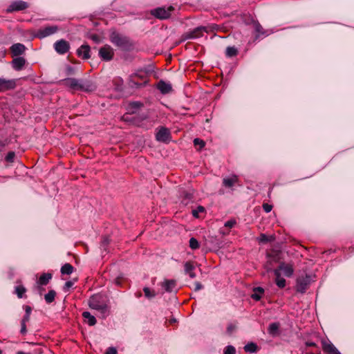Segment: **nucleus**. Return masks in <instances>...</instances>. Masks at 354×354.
I'll use <instances>...</instances> for the list:
<instances>
[{
  "mask_svg": "<svg viewBox=\"0 0 354 354\" xmlns=\"http://www.w3.org/2000/svg\"><path fill=\"white\" fill-rule=\"evenodd\" d=\"M88 306L100 313V317L106 319L110 315L111 307L107 297L102 294L93 295L88 299Z\"/></svg>",
  "mask_w": 354,
  "mask_h": 354,
  "instance_id": "f257e3e1",
  "label": "nucleus"
},
{
  "mask_svg": "<svg viewBox=\"0 0 354 354\" xmlns=\"http://www.w3.org/2000/svg\"><path fill=\"white\" fill-rule=\"evenodd\" d=\"M64 85L71 89L84 92H92L96 86L91 80H80L75 78H66L62 80Z\"/></svg>",
  "mask_w": 354,
  "mask_h": 354,
  "instance_id": "f03ea898",
  "label": "nucleus"
},
{
  "mask_svg": "<svg viewBox=\"0 0 354 354\" xmlns=\"http://www.w3.org/2000/svg\"><path fill=\"white\" fill-rule=\"evenodd\" d=\"M149 77L147 71L139 69L131 74L127 80L128 85L131 88H140L148 84Z\"/></svg>",
  "mask_w": 354,
  "mask_h": 354,
  "instance_id": "7ed1b4c3",
  "label": "nucleus"
},
{
  "mask_svg": "<svg viewBox=\"0 0 354 354\" xmlns=\"http://www.w3.org/2000/svg\"><path fill=\"white\" fill-rule=\"evenodd\" d=\"M110 40L115 46L124 50H129L133 46L132 41L128 37L117 32H113L111 34Z\"/></svg>",
  "mask_w": 354,
  "mask_h": 354,
  "instance_id": "20e7f679",
  "label": "nucleus"
},
{
  "mask_svg": "<svg viewBox=\"0 0 354 354\" xmlns=\"http://www.w3.org/2000/svg\"><path fill=\"white\" fill-rule=\"evenodd\" d=\"M250 22H246V25H252L254 28V41L268 37L271 34L272 32L264 29L258 20L254 17H250Z\"/></svg>",
  "mask_w": 354,
  "mask_h": 354,
  "instance_id": "39448f33",
  "label": "nucleus"
},
{
  "mask_svg": "<svg viewBox=\"0 0 354 354\" xmlns=\"http://www.w3.org/2000/svg\"><path fill=\"white\" fill-rule=\"evenodd\" d=\"M174 10L175 8L173 6H169L167 8L163 6L151 10L150 13L156 19L165 20L171 17Z\"/></svg>",
  "mask_w": 354,
  "mask_h": 354,
  "instance_id": "423d86ee",
  "label": "nucleus"
},
{
  "mask_svg": "<svg viewBox=\"0 0 354 354\" xmlns=\"http://www.w3.org/2000/svg\"><path fill=\"white\" fill-rule=\"evenodd\" d=\"M311 283L310 275L306 274L305 275L299 276L296 280V290L300 293L306 292Z\"/></svg>",
  "mask_w": 354,
  "mask_h": 354,
  "instance_id": "0eeeda50",
  "label": "nucleus"
},
{
  "mask_svg": "<svg viewBox=\"0 0 354 354\" xmlns=\"http://www.w3.org/2000/svg\"><path fill=\"white\" fill-rule=\"evenodd\" d=\"M58 30L59 27L56 25L45 26L38 29L35 33V37L38 39H43L56 33Z\"/></svg>",
  "mask_w": 354,
  "mask_h": 354,
  "instance_id": "6e6552de",
  "label": "nucleus"
},
{
  "mask_svg": "<svg viewBox=\"0 0 354 354\" xmlns=\"http://www.w3.org/2000/svg\"><path fill=\"white\" fill-rule=\"evenodd\" d=\"M171 138L169 129L165 127H160L156 133V139L158 142L168 143Z\"/></svg>",
  "mask_w": 354,
  "mask_h": 354,
  "instance_id": "1a4fd4ad",
  "label": "nucleus"
},
{
  "mask_svg": "<svg viewBox=\"0 0 354 354\" xmlns=\"http://www.w3.org/2000/svg\"><path fill=\"white\" fill-rule=\"evenodd\" d=\"M205 28V26H198L192 30L185 32L183 35V39H194L203 36Z\"/></svg>",
  "mask_w": 354,
  "mask_h": 354,
  "instance_id": "9d476101",
  "label": "nucleus"
},
{
  "mask_svg": "<svg viewBox=\"0 0 354 354\" xmlns=\"http://www.w3.org/2000/svg\"><path fill=\"white\" fill-rule=\"evenodd\" d=\"M53 46L55 50L59 55L66 54L71 48L70 43L64 39H61L55 41Z\"/></svg>",
  "mask_w": 354,
  "mask_h": 354,
  "instance_id": "9b49d317",
  "label": "nucleus"
},
{
  "mask_svg": "<svg viewBox=\"0 0 354 354\" xmlns=\"http://www.w3.org/2000/svg\"><path fill=\"white\" fill-rule=\"evenodd\" d=\"M133 122L138 127L148 129L153 126L154 121L149 120L147 115H141L135 117Z\"/></svg>",
  "mask_w": 354,
  "mask_h": 354,
  "instance_id": "f8f14e48",
  "label": "nucleus"
},
{
  "mask_svg": "<svg viewBox=\"0 0 354 354\" xmlns=\"http://www.w3.org/2000/svg\"><path fill=\"white\" fill-rule=\"evenodd\" d=\"M16 86L17 82L15 80H6L5 78L0 77V92L13 90Z\"/></svg>",
  "mask_w": 354,
  "mask_h": 354,
  "instance_id": "ddd939ff",
  "label": "nucleus"
},
{
  "mask_svg": "<svg viewBox=\"0 0 354 354\" xmlns=\"http://www.w3.org/2000/svg\"><path fill=\"white\" fill-rule=\"evenodd\" d=\"M114 55V52L113 48L109 46L105 45L103 47L100 48L99 50V56L104 61H110L113 59Z\"/></svg>",
  "mask_w": 354,
  "mask_h": 354,
  "instance_id": "4468645a",
  "label": "nucleus"
},
{
  "mask_svg": "<svg viewBox=\"0 0 354 354\" xmlns=\"http://www.w3.org/2000/svg\"><path fill=\"white\" fill-rule=\"evenodd\" d=\"M29 5L27 2L19 0L12 2L8 6L7 11L8 12L22 11L27 9Z\"/></svg>",
  "mask_w": 354,
  "mask_h": 354,
  "instance_id": "2eb2a0df",
  "label": "nucleus"
},
{
  "mask_svg": "<svg viewBox=\"0 0 354 354\" xmlns=\"http://www.w3.org/2000/svg\"><path fill=\"white\" fill-rule=\"evenodd\" d=\"M322 350L325 354H341L338 349L329 341L322 339Z\"/></svg>",
  "mask_w": 354,
  "mask_h": 354,
  "instance_id": "dca6fc26",
  "label": "nucleus"
},
{
  "mask_svg": "<svg viewBox=\"0 0 354 354\" xmlns=\"http://www.w3.org/2000/svg\"><path fill=\"white\" fill-rule=\"evenodd\" d=\"M91 48L88 44H83L77 49V55L82 59H88L91 57Z\"/></svg>",
  "mask_w": 354,
  "mask_h": 354,
  "instance_id": "f3484780",
  "label": "nucleus"
},
{
  "mask_svg": "<svg viewBox=\"0 0 354 354\" xmlns=\"http://www.w3.org/2000/svg\"><path fill=\"white\" fill-rule=\"evenodd\" d=\"M156 88L162 94L166 95L172 91V86L170 83L160 80L156 84Z\"/></svg>",
  "mask_w": 354,
  "mask_h": 354,
  "instance_id": "a211bd4d",
  "label": "nucleus"
},
{
  "mask_svg": "<svg viewBox=\"0 0 354 354\" xmlns=\"http://www.w3.org/2000/svg\"><path fill=\"white\" fill-rule=\"evenodd\" d=\"M26 49V46L21 43L14 44L10 48V53L13 57H21L25 53Z\"/></svg>",
  "mask_w": 354,
  "mask_h": 354,
  "instance_id": "6ab92c4d",
  "label": "nucleus"
},
{
  "mask_svg": "<svg viewBox=\"0 0 354 354\" xmlns=\"http://www.w3.org/2000/svg\"><path fill=\"white\" fill-rule=\"evenodd\" d=\"M162 288L167 292H171L176 288V281L175 279H165L160 283Z\"/></svg>",
  "mask_w": 354,
  "mask_h": 354,
  "instance_id": "aec40b11",
  "label": "nucleus"
},
{
  "mask_svg": "<svg viewBox=\"0 0 354 354\" xmlns=\"http://www.w3.org/2000/svg\"><path fill=\"white\" fill-rule=\"evenodd\" d=\"M277 268L280 269V271H283L284 275L287 277H292L294 273L293 266L289 263L282 262L279 264Z\"/></svg>",
  "mask_w": 354,
  "mask_h": 354,
  "instance_id": "412c9836",
  "label": "nucleus"
},
{
  "mask_svg": "<svg viewBox=\"0 0 354 354\" xmlns=\"http://www.w3.org/2000/svg\"><path fill=\"white\" fill-rule=\"evenodd\" d=\"M26 64V59L23 57H17L12 61V66L15 71L22 70Z\"/></svg>",
  "mask_w": 354,
  "mask_h": 354,
  "instance_id": "4be33fe9",
  "label": "nucleus"
},
{
  "mask_svg": "<svg viewBox=\"0 0 354 354\" xmlns=\"http://www.w3.org/2000/svg\"><path fill=\"white\" fill-rule=\"evenodd\" d=\"M53 278V274L50 272L42 273L37 279L36 284L37 286H46Z\"/></svg>",
  "mask_w": 354,
  "mask_h": 354,
  "instance_id": "5701e85b",
  "label": "nucleus"
},
{
  "mask_svg": "<svg viewBox=\"0 0 354 354\" xmlns=\"http://www.w3.org/2000/svg\"><path fill=\"white\" fill-rule=\"evenodd\" d=\"M17 283L19 284L15 287L14 293L16 294L19 299L26 298V295H25L27 291L26 288L21 284L20 281H17Z\"/></svg>",
  "mask_w": 354,
  "mask_h": 354,
  "instance_id": "b1692460",
  "label": "nucleus"
},
{
  "mask_svg": "<svg viewBox=\"0 0 354 354\" xmlns=\"http://www.w3.org/2000/svg\"><path fill=\"white\" fill-rule=\"evenodd\" d=\"M239 182V178L236 175H232L230 177L224 178L223 179V185L225 187L230 188Z\"/></svg>",
  "mask_w": 354,
  "mask_h": 354,
  "instance_id": "393cba45",
  "label": "nucleus"
},
{
  "mask_svg": "<svg viewBox=\"0 0 354 354\" xmlns=\"http://www.w3.org/2000/svg\"><path fill=\"white\" fill-rule=\"evenodd\" d=\"M280 324L279 322L271 323L268 328V333L272 337H276L279 335Z\"/></svg>",
  "mask_w": 354,
  "mask_h": 354,
  "instance_id": "a878e982",
  "label": "nucleus"
},
{
  "mask_svg": "<svg viewBox=\"0 0 354 354\" xmlns=\"http://www.w3.org/2000/svg\"><path fill=\"white\" fill-rule=\"evenodd\" d=\"M113 89L115 91L121 92L123 91L124 88V81L122 77H115L112 80Z\"/></svg>",
  "mask_w": 354,
  "mask_h": 354,
  "instance_id": "bb28decb",
  "label": "nucleus"
},
{
  "mask_svg": "<svg viewBox=\"0 0 354 354\" xmlns=\"http://www.w3.org/2000/svg\"><path fill=\"white\" fill-rule=\"evenodd\" d=\"M82 315L88 326H93L96 324V318L93 315H92L89 312L84 311L82 313Z\"/></svg>",
  "mask_w": 354,
  "mask_h": 354,
  "instance_id": "cd10ccee",
  "label": "nucleus"
},
{
  "mask_svg": "<svg viewBox=\"0 0 354 354\" xmlns=\"http://www.w3.org/2000/svg\"><path fill=\"white\" fill-rule=\"evenodd\" d=\"M264 289L262 287H255L253 288V293L251 298L254 301H260L264 294Z\"/></svg>",
  "mask_w": 354,
  "mask_h": 354,
  "instance_id": "c85d7f7f",
  "label": "nucleus"
},
{
  "mask_svg": "<svg viewBox=\"0 0 354 354\" xmlns=\"http://www.w3.org/2000/svg\"><path fill=\"white\" fill-rule=\"evenodd\" d=\"M184 268L185 273L187 274L190 278L194 279L196 277V275L194 272L195 267L193 262L187 261L184 265Z\"/></svg>",
  "mask_w": 354,
  "mask_h": 354,
  "instance_id": "c756f323",
  "label": "nucleus"
},
{
  "mask_svg": "<svg viewBox=\"0 0 354 354\" xmlns=\"http://www.w3.org/2000/svg\"><path fill=\"white\" fill-rule=\"evenodd\" d=\"M75 268L71 264L66 263L62 266L60 272L62 274L69 275L73 272Z\"/></svg>",
  "mask_w": 354,
  "mask_h": 354,
  "instance_id": "7c9ffc66",
  "label": "nucleus"
},
{
  "mask_svg": "<svg viewBox=\"0 0 354 354\" xmlns=\"http://www.w3.org/2000/svg\"><path fill=\"white\" fill-rule=\"evenodd\" d=\"M243 348L245 352L253 353L258 351V346L254 342H250L245 345Z\"/></svg>",
  "mask_w": 354,
  "mask_h": 354,
  "instance_id": "2f4dec72",
  "label": "nucleus"
},
{
  "mask_svg": "<svg viewBox=\"0 0 354 354\" xmlns=\"http://www.w3.org/2000/svg\"><path fill=\"white\" fill-rule=\"evenodd\" d=\"M56 292L54 290H50L47 294L44 295L45 301L47 304H51L55 301Z\"/></svg>",
  "mask_w": 354,
  "mask_h": 354,
  "instance_id": "473e14b6",
  "label": "nucleus"
},
{
  "mask_svg": "<svg viewBox=\"0 0 354 354\" xmlns=\"http://www.w3.org/2000/svg\"><path fill=\"white\" fill-rule=\"evenodd\" d=\"M238 53V50L234 46H228L225 50V55L228 57H236Z\"/></svg>",
  "mask_w": 354,
  "mask_h": 354,
  "instance_id": "72a5a7b5",
  "label": "nucleus"
},
{
  "mask_svg": "<svg viewBox=\"0 0 354 354\" xmlns=\"http://www.w3.org/2000/svg\"><path fill=\"white\" fill-rule=\"evenodd\" d=\"M205 32L209 33L214 31H218L221 30V28L218 25L216 24H212L207 26H205Z\"/></svg>",
  "mask_w": 354,
  "mask_h": 354,
  "instance_id": "f704fd0d",
  "label": "nucleus"
},
{
  "mask_svg": "<svg viewBox=\"0 0 354 354\" xmlns=\"http://www.w3.org/2000/svg\"><path fill=\"white\" fill-rule=\"evenodd\" d=\"M143 292L145 293V296L148 299H151V298L156 297V293L155 292V291L153 290H151L148 287H145L143 288Z\"/></svg>",
  "mask_w": 354,
  "mask_h": 354,
  "instance_id": "c9c22d12",
  "label": "nucleus"
},
{
  "mask_svg": "<svg viewBox=\"0 0 354 354\" xmlns=\"http://www.w3.org/2000/svg\"><path fill=\"white\" fill-rule=\"evenodd\" d=\"M205 212V208L202 205H198L195 209L192 210V216L195 218H199V213Z\"/></svg>",
  "mask_w": 354,
  "mask_h": 354,
  "instance_id": "e433bc0d",
  "label": "nucleus"
},
{
  "mask_svg": "<svg viewBox=\"0 0 354 354\" xmlns=\"http://www.w3.org/2000/svg\"><path fill=\"white\" fill-rule=\"evenodd\" d=\"M189 247L192 250H196L200 248L199 242L196 238L192 237L189 239Z\"/></svg>",
  "mask_w": 354,
  "mask_h": 354,
  "instance_id": "4c0bfd02",
  "label": "nucleus"
},
{
  "mask_svg": "<svg viewBox=\"0 0 354 354\" xmlns=\"http://www.w3.org/2000/svg\"><path fill=\"white\" fill-rule=\"evenodd\" d=\"M125 281V278L122 274H119L115 279L114 283L118 287H122L123 282Z\"/></svg>",
  "mask_w": 354,
  "mask_h": 354,
  "instance_id": "58836bf2",
  "label": "nucleus"
},
{
  "mask_svg": "<svg viewBox=\"0 0 354 354\" xmlns=\"http://www.w3.org/2000/svg\"><path fill=\"white\" fill-rule=\"evenodd\" d=\"M15 158V153L14 151H9L6 158L5 160L7 162L12 163Z\"/></svg>",
  "mask_w": 354,
  "mask_h": 354,
  "instance_id": "ea45409f",
  "label": "nucleus"
},
{
  "mask_svg": "<svg viewBox=\"0 0 354 354\" xmlns=\"http://www.w3.org/2000/svg\"><path fill=\"white\" fill-rule=\"evenodd\" d=\"M235 353H236V349L232 345L227 346L224 349L223 354H235Z\"/></svg>",
  "mask_w": 354,
  "mask_h": 354,
  "instance_id": "a19ab883",
  "label": "nucleus"
},
{
  "mask_svg": "<svg viewBox=\"0 0 354 354\" xmlns=\"http://www.w3.org/2000/svg\"><path fill=\"white\" fill-rule=\"evenodd\" d=\"M194 145L195 146H198V145L200 147V149H202V148H203L205 147V142L202 139L195 138L194 140Z\"/></svg>",
  "mask_w": 354,
  "mask_h": 354,
  "instance_id": "79ce46f5",
  "label": "nucleus"
},
{
  "mask_svg": "<svg viewBox=\"0 0 354 354\" xmlns=\"http://www.w3.org/2000/svg\"><path fill=\"white\" fill-rule=\"evenodd\" d=\"M275 283L279 288H283L286 286V281L284 278H281L279 280H275Z\"/></svg>",
  "mask_w": 354,
  "mask_h": 354,
  "instance_id": "37998d69",
  "label": "nucleus"
},
{
  "mask_svg": "<svg viewBox=\"0 0 354 354\" xmlns=\"http://www.w3.org/2000/svg\"><path fill=\"white\" fill-rule=\"evenodd\" d=\"M263 209L265 212L269 213L272 209L273 206L270 204H268L267 203H263L262 205Z\"/></svg>",
  "mask_w": 354,
  "mask_h": 354,
  "instance_id": "c03bdc74",
  "label": "nucleus"
},
{
  "mask_svg": "<svg viewBox=\"0 0 354 354\" xmlns=\"http://www.w3.org/2000/svg\"><path fill=\"white\" fill-rule=\"evenodd\" d=\"M75 68L71 66L68 65L66 67V74L67 75H73L75 73Z\"/></svg>",
  "mask_w": 354,
  "mask_h": 354,
  "instance_id": "a18cd8bd",
  "label": "nucleus"
},
{
  "mask_svg": "<svg viewBox=\"0 0 354 354\" xmlns=\"http://www.w3.org/2000/svg\"><path fill=\"white\" fill-rule=\"evenodd\" d=\"M270 239L268 238V236L265 234H261L259 236V241L262 243H267L270 241Z\"/></svg>",
  "mask_w": 354,
  "mask_h": 354,
  "instance_id": "49530a36",
  "label": "nucleus"
},
{
  "mask_svg": "<svg viewBox=\"0 0 354 354\" xmlns=\"http://www.w3.org/2000/svg\"><path fill=\"white\" fill-rule=\"evenodd\" d=\"M236 326L232 324H230L227 327V333L228 335H232V333L235 330Z\"/></svg>",
  "mask_w": 354,
  "mask_h": 354,
  "instance_id": "de8ad7c7",
  "label": "nucleus"
},
{
  "mask_svg": "<svg viewBox=\"0 0 354 354\" xmlns=\"http://www.w3.org/2000/svg\"><path fill=\"white\" fill-rule=\"evenodd\" d=\"M235 224H236L235 220H229L225 223L224 225L226 227L232 228L235 225Z\"/></svg>",
  "mask_w": 354,
  "mask_h": 354,
  "instance_id": "09e8293b",
  "label": "nucleus"
},
{
  "mask_svg": "<svg viewBox=\"0 0 354 354\" xmlns=\"http://www.w3.org/2000/svg\"><path fill=\"white\" fill-rule=\"evenodd\" d=\"M20 333L21 335H24L27 333V328H26V323L21 322V330Z\"/></svg>",
  "mask_w": 354,
  "mask_h": 354,
  "instance_id": "8fccbe9b",
  "label": "nucleus"
},
{
  "mask_svg": "<svg viewBox=\"0 0 354 354\" xmlns=\"http://www.w3.org/2000/svg\"><path fill=\"white\" fill-rule=\"evenodd\" d=\"M274 274L275 276V280H279L282 278L281 276V273L280 269H278V268L274 269Z\"/></svg>",
  "mask_w": 354,
  "mask_h": 354,
  "instance_id": "3c124183",
  "label": "nucleus"
},
{
  "mask_svg": "<svg viewBox=\"0 0 354 354\" xmlns=\"http://www.w3.org/2000/svg\"><path fill=\"white\" fill-rule=\"evenodd\" d=\"M109 238L108 237H104L103 240L102 241L101 245H102V246L104 248V249L105 250H106V247L109 245Z\"/></svg>",
  "mask_w": 354,
  "mask_h": 354,
  "instance_id": "603ef678",
  "label": "nucleus"
},
{
  "mask_svg": "<svg viewBox=\"0 0 354 354\" xmlns=\"http://www.w3.org/2000/svg\"><path fill=\"white\" fill-rule=\"evenodd\" d=\"M90 39H92L95 43H99L100 41V39L98 35L93 34L90 36Z\"/></svg>",
  "mask_w": 354,
  "mask_h": 354,
  "instance_id": "864d4df0",
  "label": "nucleus"
},
{
  "mask_svg": "<svg viewBox=\"0 0 354 354\" xmlns=\"http://www.w3.org/2000/svg\"><path fill=\"white\" fill-rule=\"evenodd\" d=\"M117 350L114 347H109L107 348L105 354H117Z\"/></svg>",
  "mask_w": 354,
  "mask_h": 354,
  "instance_id": "5fc2aeb1",
  "label": "nucleus"
},
{
  "mask_svg": "<svg viewBox=\"0 0 354 354\" xmlns=\"http://www.w3.org/2000/svg\"><path fill=\"white\" fill-rule=\"evenodd\" d=\"M73 286V282L71 281H68L65 283L64 286V291L68 290L70 288H71Z\"/></svg>",
  "mask_w": 354,
  "mask_h": 354,
  "instance_id": "6e6d98bb",
  "label": "nucleus"
},
{
  "mask_svg": "<svg viewBox=\"0 0 354 354\" xmlns=\"http://www.w3.org/2000/svg\"><path fill=\"white\" fill-rule=\"evenodd\" d=\"M305 345L307 347H316V348L318 347L317 344L315 342H312V341H306L305 342Z\"/></svg>",
  "mask_w": 354,
  "mask_h": 354,
  "instance_id": "4d7b16f0",
  "label": "nucleus"
},
{
  "mask_svg": "<svg viewBox=\"0 0 354 354\" xmlns=\"http://www.w3.org/2000/svg\"><path fill=\"white\" fill-rule=\"evenodd\" d=\"M24 308L25 310V315H28L30 316L32 312V308L30 306H24Z\"/></svg>",
  "mask_w": 354,
  "mask_h": 354,
  "instance_id": "13d9d810",
  "label": "nucleus"
},
{
  "mask_svg": "<svg viewBox=\"0 0 354 354\" xmlns=\"http://www.w3.org/2000/svg\"><path fill=\"white\" fill-rule=\"evenodd\" d=\"M203 285L200 283V282H195V288H194V290L195 291H198L201 289L203 288Z\"/></svg>",
  "mask_w": 354,
  "mask_h": 354,
  "instance_id": "bf43d9fd",
  "label": "nucleus"
},
{
  "mask_svg": "<svg viewBox=\"0 0 354 354\" xmlns=\"http://www.w3.org/2000/svg\"><path fill=\"white\" fill-rule=\"evenodd\" d=\"M30 316L28 315H24L21 322L27 323L30 321Z\"/></svg>",
  "mask_w": 354,
  "mask_h": 354,
  "instance_id": "052dcab7",
  "label": "nucleus"
},
{
  "mask_svg": "<svg viewBox=\"0 0 354 354\" xmlns=\"http://www.w3.org/2000/svg\"><path fill=\"white\" fill-rule=\"evenodd\" d=\"M43 286H37V289L40 295L42 294L43 291L45 290V289L42 287Z\"/></svg>",
  "mask_w": 354,
  "mask_h": 354,
  "instance_id": "680f3d73",
  "label": "nucleus"
},
{
  "mask_svg": "<svg viewBox=\"0 0 354 354\" xmlns=\"http://www.w3.org/2000/svg\"><path fill=\"white\" fill-rule=\"evenodd\" d=\"M192 198V194L189 193L185 194V199L191 200Z\"/></svg>",
  "mask_w": 354,
  "mask_h": 354,
  "instance_id": "e2e57ef3",
  "label": "nucleus"
},
{
  "mask_svg": "<svg viewBox=\"0 0 354 354\" xmlns=\"http://www.w3.org/2000/svg\"><path fill=\"white\" fill-rule=\"evenodd\" d=\"M142 105V104L140 102H135L132 104V106L133 107H135V108H138L140 107V106Z\"/></svg>",
  "mask_w": 354,
  "mask_h": 354,
  "instance_id": "0e129e2a",
  "label": "nucleus"
},
{
  "mask_svg": "<svg viewBox=\"0 0 354 354\" xmlns=\"http://www.w3.org/2000/svg\"><path fill=\"white\" fill-rule=\"evenodd\" d=\"M250 17H252V16H251V15H248V16H247V17L245 19V24H246V22H250Z\"/></svg>",
  "mask_w": 354,
  "mask_h": 354,
  "instance_id": "69168bd1",
  "label": "nucleus"
},
{
  "mask_svg": "<svg viewBox=\"0 0 354 354\" xmlns=\"http://www.w3.org/2000/svg\"><path fill=\"white\" fill-rule=\"evenodd\" d=\"M349 249L351 250L352 252H354V245L350 248Z\"/></svg>",
  "mask_w": 354,
  "mask_h": 354,
  "instance_id": "338daca9",
  "label": "nucleus"
},
{
  "mask_svg": "<svg viewBox=\"0 0 354 354\" xmlns=\"http://www.w3.org/2000/svg\"><path fill=\"white\" fill-rule=\"evenodd\" d=\"M303 354H313V353L306 352L305 353H303Z\"/></svg>",
  "mask_w": 354,
  "mask_h": 354,
  "instance_id": "774afa93",
  "label": "nucleus"
}]
</instances>
